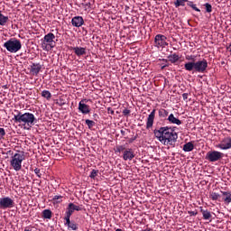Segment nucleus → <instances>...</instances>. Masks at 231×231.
Here are the masks:
<instances>
[{"label": "nucleus", "instance_id": "obj_1", "mask_svg": "<svg viewBox=\"0 0 231 231\" xmlns=\"http://www.w3.org/2000/svg\"><path fill=\"white\" fill-rule=\"evenodd\" d=\"M153 134L162 145H171L175 147L176 142H178V134L169 126L155 129Z\"/></svg>", "mask_w": 231, "mask_h": 231}, {"label": "nucleus", "instance_id": "obj_2", "mask_svg": "<svg viewBox=\"0 0 231 231\" xmlns=\"http://www.w3.org/2000/svg\"><path fill=\"white\" fill-rule=\"evenodd\" d=\"M13 120L16 124H23V125H28V127H33V125L37 124V118L30 112L23 114L22 112L17 111V115H14Z\"/></svg>", "mask_w": 231, "mask_h": 231}, {"label": "nucleus", "instance_id": "obj_3", "mask_svg": "<svg viewBox=\"0 0 231 231\" xmlns=\"http://www.w3.org/2000/svg\"><path fill=\"white\" fill-rule=\"evenodd\" d=\"M208 68V61L203 59L198 61H188L184 64L186 71H195V73H205Z\"/></svg>", "mask_w": 231, "mask_h": 231}, {"label": "nucleus", "instance_id": "obj_4", "mask_svg": "<svg viewBox=\"0 0 231 231\" xmlns=\"http://www.w3.org/2000/svg\"><path fill=\"white\" fill-rule=\"evenodd\" d=\"M4 48L10 53H17V51H20L21 48H23V44L21 43V40L11 38L4 43Z\"/></svg>", "mask_w": 231, "mask_h": 231}, {"label": "nucleus", "instance_id": "obj_5", "mask_svg": "<svg viewBox=\"0 0 231 231\" xmlns=\"http://www.w3.org/2000/svg\"><path fill=\"white\" fill-rule=\"evenodd\" d=\"M24 153H14L11 157L10 165L13 167L14 171L19 172L23 169V162H24Z\"/></svg>", "mask_w": 231, "mask_h": 231}, {"label": "nucleus", "instance_id": "obj_6", "mask_svg": "<svg viewBox=\"0 0 231 231\" xmlns=\"http://www.w3.org/2000/svg\"><path fill=\"white\" fill-rule=\"evenodd\" d=\"M225 157V153L217 151H209L206 154V160L208 162H210L211 163H214V162H219V160H223Z\"/></svg>", "mask_w": 231, "mask_h": 231}, {"label": "nucleus", "instance_id": "obj_7", "mask_svg": "<svg viewBox=\"0 0 231 231\" xmlns=\"http://www.w3.org/2000/svg\"><path fill=\"white\" fill-rule=\"evenodd\" d=\"M54 41H55V34H53L52 32L47 33L43 38V42L42 44V49L44 50L47 46H49L51 50L52 48H55Z\"/></svg>", "mask_w": 231, "mask_h": 231}, {"label": "nucleus", "instance_id": "obj_8", "mask_svg": "<svg viewBox=\"0 0 231 231\" xmlns=\"http://www.w3.org/2000/svg\"><path fill=\"white\" fill-rule=\"evenodd\" d=\"M80 212L82 210H84V206L80 205H77L73 202L69 203L68 207H67V210L65 212V217H71V216H73V212Z\"/></svg>", "mask_w": 231, "mask_h": 231}, {"label": "nucleus", "instance_id": "obj_9", "mask_svg": "<svg viewBox=\"0 0 231 231\" xmlns=\"http://www.w3.org/2000/svg\"><path fill=\"white\" fill-rule=\"evenodd\" d=\"M15 202L10 197H4L0 199V209L6 210V208H14Z\"/></svg>", "mask_w": 231, "mask_h": 231}, {"label": "nucleus", "instance_id": "obj_10", "mask_svg": "<svg viewBox=\"0 0 231 231\" xmlns=\"http://www.w3.org/2000/svg\"><path fill=\"white\" fill-rule=\"evenodd\" d=\"M153 45L155 48H165V46H169V43L167 42V36L163 34L155 35Z\"/></svg>", "mask_w": 231, "mask_h": 231}, {"label": "nucleus", "instance_id": "obj_11", "mask_svg": "<svg viewBox=\"0 0 231 231\" xmlns=\"http://www.w3.org/2000/svg\"><path fill=\"white\" fill-rule=\"evenodd\" d=\"M218 149H221L222 151H228V149H231V137H225L220 143L217 145Z\"/></svg>", "mask_w": 231, "mask_h": 231}, {"label": "nucleus", "instance_id": "obj_12", "mask_svg": "<svg viewBox=\"0 0 231 231\" xmlns=\"http://www.w3.org/2000/svg\"><path fill=\"white\" fill-rule=\"evenodd\" d=\"M65 226L68 227V230L77 231L79 230V224L74 220H71V217H64Z\"/></svg>", "mask_w": 231, "mask_h": 231}, {"label": "nucleus", "instance_id": "obj_13", "mask_svg": "<svg viewBox=\"0 0 231 231\" xmlns=\"http://www.w3.org/2000/svg\"><path fill=\"white\" fill-rule=\"evenodd\" d=\"M85 102H86V99H82L79 103V111L83 115H89V113H91V108Z\"/></svg>", "mask_w": 231, "mask_h": 231}, {"label": "nucleus", "instance_id": "obj_14", "mask_svg": "<svg viewBox=\"0 0 231 231\" xmlns=\"http://www.w3.org/2000/svg\"><path fill=\"white\" fill-rule=\"evenodd\" d=\"M156 116V109H153L147 117L146 129H151L154 125V118Z\"/></svg>", "mask_w": 231, "mask_h": 231}, {"label": "nucleus", "instance_id": "obj_15", "mask_svg": "<svg viewBox=\"0 0 231 231\" xmlns=\"http://www.w3.org/2000/svg\"><path fill=\"white\" fill-rule=\"evenodd\" d=\"M71 24L75 28H80L84 24V18L82 16H74L71 19Z\"/></svg>", "mask_w": 231, "mask_h": 231}, {"label": "nucleus", "instance_id": "obj_16", "mask_svg": "<svg viewBox=\"0 0 231 231\" xmlns=\"http://www.w3.org/2000/svg\"><path fill=\"white\" fill-rule=\"evenodd\" d=\"M133 158H134V152L133 151V149L128 148L125 150V152H123V160H125V162H127V160L131 162Z\"/></svg>", "mask_w": 231, "mask_h": 231}, {"label": "nucleus", "instance_id": "obj_17", "mask_svg": "<svg viewBox=\"0 0 231 231\" xmlns=\"http://www.w3.org/2000/svg\"><path fill=\"white\" fill-rule=\"evenodd\" d=\"M41 69H42V65H41V63H32L31 65V73L36 77L41 73Z\"/></svg>", "mask_w": 231, "mask_h": 231}, {"label": "nucleus", "instance_id": "obj_18", "mask_svg": "<svg viewBox=\"0 0 231 231\" xmlns=\"http://www.w3.org/2000/svg\"><path fill=\"white\" fill-rule=\"evenodd\" d=\"M71 50L74 51L77 57H84V55H86V48L84 47H72Z\"/></svg>", "mask_w": 231, "mask_h": 231}, {"label": "nucleus", "instance_id": "obj_19", "mask_svg": "<svg viewBox=\"0 0 231 231\" xmlns=\"http://www.w3.org/2000/svg\"><path fill=\"white\" fill-rule=\"evenodd\" d=\"M168 122L171 124H174L175 125H181V120L178 119L176 116H174V114H171L168 118Z\"/></svg>", "mask_w": 231, "mask_h": 231}, {"label": "nucleus", "instance_id": "obj_20", "mask_svg": "<svg viewBox=\"0 0 231 231\" xmlns=\"http://www.w3.org/2000/svg\"><path fill=\"white\" fill-rule=\"evenodd\" d=\"M182 151H184V152H190L194 151V143H192L191 142L185 143L183 145Z\"/></svg>", "mask_w": 231, "mask_h": 231}, {"label": "nucleus", "instance_id": "obj_21", "mask_svg": "<svg viewBox=\"0 0 231 231\" xmlns=\"http://www.w3.org/2000/svg\"><path fill=\"white\" fill-rule=\"evenodd\" d=\"M200 212L203 216V219L208 221L212 218V214L210 213V211H208L207 209H203V208H201Z\"/></svg>", "mask_w": 231, "mask_h": 231}, {"label": "nucleus", "instance_id": "obj_22", "mask_svg": "<svg viewBox=\"0 0 231 231\" xmlns=\"http://www.w3.org/2000/svg\"><path fill=\"white\" fill-rule=\"evenodd\" d=\"M169 62L176 64L180 60V55L173 53L168 56Z\"/></svg>", "mask_w": 231, "mask_h": 231}, {"label": "nucleus", "instance_id": "obj_23", "mask_svg": "<svg viewBox=\"0 0 231 231\" xmlns=\"http://www.w3.org/2000/svg\"><path fill=\"white\" fill-rule=\"evenodd\" d=\"M8 21H10L8 16L3 14V13L0 11V26H6V23H8Z\"/></svg>", "mask_w": 231, "mask_h": 231}, {"label": "nucleus", "instance_id": "obj_24", "mask_svg": "<svg viewBox=\"0 0 231 231\" xmlns=\"http://www.w3.org/2000/svg\"><path fill=\"white\" fill-rule=\"evenodd\" d=\"M223 196H226L224 198L225 203H231V192L230 191H221Z\"/></svg>", "mask_w": 231, "mask_h": 231}, {"label": "nucleus", "instance_id": "obj_25", "mask_svg": "<svg viewBox=\"0 0 231 231\" xmlns=\"http://www.w3.org/2000/svg\"><path fill=\"white\" fill-rule=\"evenodd\" d=\"M169 116V111H167L166 109L164 108H161L159 110V117L160 118H166Z\"/></svg>", "mask_w": 231, "mask_h": 231}, {"label": "nucleus", "instance_id": "obj_26", "mask_svg": "<svg viewBox=\"0 0 231 231\" xmlns=\"http://www.w3.org/2000/svg\"><path fill=\"white\" fill-rule=\"evenodd\" d=\"M52 216L51 210L50 209H44L42 211V217L43 219H50Z\"/></svg>", "mask_w": 231, "mask_h": 231}, {"label": "nucleus", "instance_id": "obj_27", "mask_svg": "<svg viewBox=\"0 0 231 231\" xmlns=\"http://www.w3.org/2000/svg\"><path fill=\"white\" fill-rule=\"evenodd\" d=\"M42 97L43 98H46V100H51V92H50L49 90H43L42 92Z\"/></svg>", "mask_w": 231, "mask_h": 231}, {"label": "nucleus", "instance_id": "obj_28", "mask_svg": "<svg viewBox=\"0 0 231 231\" xmlns=\"http://www.w3.org/2000/svg\"><path fill=\"white\" fill-rule=\"evenodd\" d=\"M187 5L189 6V8H192V10H195V12H201V10H199V8H198V6H196V4H194V2L192 1H189L187 3Z\"/></svg>", "mask_w": 231, "mask_h": 231}, {"label": "nucleus", "instance_id": "obj_29", "mask_svg": "<svg viewBox=\"0 0 231 231\" xmlns=\"http://www.w3.org/2000/svg\"><path fill=\"white\" fill-rule=\"evenodd\" d=\"M85 124L88 125V129H93V127L96 125L95 121L89 119H86Z\"/></svg>", "mask_w": 231, "mask_h": 231}, {"label": "nucleus", "instance_id": "obj_30", "mask_svg": "<svg viewBox=\"0 0 231 231\" xmlns=\"http://www.w3.org/2000/svg\"><path fill=\"white\" fill-rule=\"evenodd\" d=\"M125 151H127V149H125V145H116V149H115V152H125Z\"/></svg>", "mask_w": 231, "mask_h": 231}, {"label": "nucleus", "instance_id": "obj_31", "mask_svg": "<svg viewBox=\"0 0 231 231\" xmlns=\"http://www.w3.org/2000/svg\"><path fill=\"white\" fill-rule=\"evenodd\" d=\"M209 198L210 199H212L213 201H217V199H219L220 198V195L218 193H216V192H211L209 194Z\"/></svg>", "mask_w": 231, "mask_h": 231}, {"label": "nucleus", "instance_id": "obj_32", "mask_svg": "<svg viewBox=\"0 0 231 231\" xmlns=\"http://www.w3.org/2000/svg\"><path fill=\"white\" fill-rule=\"evenodd\" d=\"M175 8H180V6H185V2L183 0H176L174 2Z\"/></svg>", "mask_w": 231, "mask_h": 231}, {"label": "nucleus", "instance_id": "obj_33", "mask_svg": "<svg viewBox=\"0 0 231 231\" xmlns=\"http://www.w3.org/2000/svg\"><path fill=\"white\" fill-rule=\"evenodd\" d=\"M52 201H54V203H61L62 202V196L60 195H56L52 198Z\"/></svg>", "mask_w": 231, "mask_h": 231}, {"label": "nucleus", "instance_id": "obj_34", "mask_svg": "<svg viewBox=\"0 0 231 231\" xmlns=\"http://www.w3.org/2000/svg\"><path fill=\"white\" fill-rule=\"evenodd\" d=\"M185 59L189 62H196V56L194 55H186Z\"/></svg>", "mask_w": 231, "mask_h": 231}, {"label": "nucleus", "instance_id": "obj_35", "mask_svg": "<svg viewBox=\"0 0 231 231\" xmlns=\"http://www.w3.org/2000/svg\"><path fill=\"white\" fill-rule=\"evenodd\" d=\"M96 176H98V170H92L89 178H91V180H95Z\"/></svg>", "mask_w": 231, "mask_h": 231}, {"label": "nucleus", "instance_id": "obj_36", "mask_svg": "<svg viewBox=\"0 0 231 231\" xmlns=\"http://www.w3.org/2000/svg\"><path fill=\"white\" fill-rule=\"evenodd\" d=\"M205 8H206V12H208V14L212 13V5L206 3L204 5Z\"/></svg>", "mask_w": 231, "mask_h": 231}, {"label": "nucleus", "instance_id": "obj_37", "mask_svg": "<svg viewBox=\"0 0 231 231\" xmlns=\"http://www.w3.org/2000/svg\"><path fill=\"white\" fill-rule=\"evenodd\" d=\"M123 115L124 116H128L129 115H131V110L125 108L123 110Z\"/></svg>", "mask_w": 231, "mask_h": 231}, {"label": "nucleus", "instance_id": "obj_38", "mask_svg": "<svg viewBox=\"0 0 231 231\" xmlns=\"http://www.w3.org/2000/svg\"><path fill=\"white\" fill-rule=\"evenodd\" d=\"M34 173L36 174V176H38V178H41V176H42V174H41V169L35 168V169H34Z\"/></svg>", "mask_w": 231, "mask_h": 231}, {"label": "nucleus", "instance_id": "obj_39", "mask_svg": "<svg viewBox=\"0 0 231 231\" xmlns=\"http://www.w3.org/2000/svg\"><path fill=\"white\" fill-rule=\"evenodd\" d=\"M0 135L2 137L6 135V132L5 131V128H0Z\"/></svg>", "mask_w": 231, "mask_h": 231}, {"label": "nucleus", "instance_id": "obj_40", "mask_svg": "<svg viewBox=\"0 0 231 231\" xmlns=\"http://www.w3.org/2000/svg\"><path fill=\"white\" fill-rule=\"evenodd\" d=\"M107 113H108V115H115V110H113V108H111V107H108Z\"/></svg>", "mask_w": 231, "mask_h": 231}, {"label": "nucleus", "instance_id": "obj_41", "mask_svg": "<svg viewBox=\"0 0 231 231\" xmlns=\"http://www.w3.org/2000/svg\"><path fill=\"white\" fill-rule=\"evenodd\" d=\"M188 214H189V216H198V211H188Z\"/></svg>", "mask_w": 231, "mask_h": 231}, {"label": "nucleus", "instance_id": "obj_42", "mask_svg": "<svg viewBox=\"0 0 231 231\" xmlns=\"http://www.w3.org/2000/svg\"><path fill=\"white\" fill-rule=\"evenodd\" d=\"M182 98H183V100H187L189 98V93H183Z\"/></svg>", "mask_w": 231, "mask_h": 231}, {"label": "nucleus", "instance_id": "obj_43", "mask_svg": "<svg viewBox=\"0 0 231 231\" xmlns=\"http://www.w3.org/2000/svg\"><path fill=\"white\" fill-rule=\"evenodd\" d=\"M94 120H96V122L98 120V114H94L93 115Z\"/></svg>", "mask_w": 231, "mask_h": 231}, {"label": "nucleus", "instance_id": "obj_44", "mask_svg": "<svg viewBox=\"0 0 231 231\" xmlns=\"http://www.w3.org/2000/svg\"><path fill=\"white\" fill-rule=\"evenodd\" d=\"M165 68H169V64L163 65L161 69H165Z\"/></svg>", "mask_w": 231, "mask_h": 231}, {"label": "nucleus", "instance_id": "obj_45", "mask_svg": "<svg viewBox=\"0 0 231 231\" xmlns=\"http://www.w3.org/2000/svg\"><path fill=\"white\" fill-rule=\"evenodd\" d=\"M134 140H136V137L130 139L129 143H133V142H134Z\"/></svg>", "mask_w": 231, "mask_h": 231}, {"label": "nucleus", "instance_id": "obj_46", "mask_svg": "<svg viewBox=\"0 0 231 231\" xmlns=\"http://www.w3.org/2000/svg\"><path fill=\"white\" fill-rule=\"evenodd\" d=\"M122 136H125V130H121Z\"/></svg>", "mask_w": 231, "mask_h": 231}, {"label": "nucleus", "instance_id": "obj_47", "mask_svg": "<svg viewBox=\"0 0 231 231\" xmlns=\"http://www.w3.org/2000/svg\"><path fill=\"white\" fill-rule=\"evenodd\" d=\"M160 60H162V62H169V60H167V59H162Z\"/></svg>", "mask_w": 231, "mask_h": 231}, {"label": "nucleus", "instance_id": "obj_48", "mask_svg": "<svg viewBox=\"0 0 231 231\" xmlns=\"http://www.w3.org/2000/svg\"><path fill=\"white\" fill-rule=\"evenodd\" d=\"M86 6H91V3H87Z\"/></svg>", "mask_w": 231, "mask_h": 231}, {"label": "nucleus", "instance_id": "obj_49", "mask_svg": "<svg viewBox=\"0 0 231 231\" xmlns=\"http://www.w3.org/2000/svg\"><path fill=\"white\" fill-rule=\"evenodd\" d=\"M228 50L231 51V43L229 44Z\"/></svg>", "mask_w": 231, "mask_h": 231}, {"label": "nucleus", "instance_id": "obj_50", "mask_svg": "<svg viewBox=\"0 0 231 231\" xmlns=\"http://www.w3.org/2000/svg\"><path fill=\"white\" fill-rule=\"evenodd\" d=\"M182 1H183L184 3H187V4L189 3V0H182Z\"/></svg>", "mask_w": 231, "mask_h": 231}, {"label": "nucleus", "instance_id": "obj_51", "mask_svg": "<svg viewBox=\"0 0 231 231\" xmlns=\"http://www.w3.org/2000/svg\"><path fill=\"white\" fill-rule=\"evenodd\" d=\"M116 231H122V229H120V228H117Z\"/></svg>", "mask_w": 231, "mask_h": 231}, {"label": "nucleus", "instance_id": "obj_52", "mask_svg": "<svg viewBox=\"0 0 231 231\" xmlns=\"http://www.w3.org/2000/svg\"><path fill=\"white\" fill-rule=\"evenodd\" d=\"M60 106H64V103H61Z\"/></svg>", "mask_w": 231, "mask_h": 231}]
</instances>
